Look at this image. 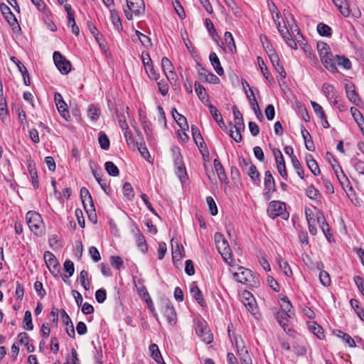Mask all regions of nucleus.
<instances>
[{
  "label": "nucleus",
  "instance_id": "1",
  "mask_svg": "<svg viewBox=\"0 0 364 364\" xmlns=\"http://www.w3.org/2000/svg\"><path fill=\"white\" fill-rule=\"evenodd\" d=\"M317 49L324 67L332 73H337L336 65L333 63L334 55L331 52L329 46L324 42H318Z\"/></svg>",
  "mask_w": 364,
  "mask_h": 364
},
{
  "label": "nucleus",
  "instance_id": "2",
  "mask_svg": "<svg viewBox=\"0 0 364 364\" xmlns=\"http://www.w3.org/2000/svg\"><path fill=\"white\" fill-rule=\"evenodd\" d=\"M214 240L218 251L220 252L224 260L230 264L233 259L231 254L230 245L220 232H216L214 235Z\"/></svg>",
  "mask_w": 364,
  "mask_h": 364
},
{
  "label": "nucleus",
  "instance_id": "3",
  "mask_svg": "<svg viewBox=\"0 0 364 364\" xmlns=\"http://www.w3.org/2000/svg\"><path fill=\"white\" fill-rule=\"evenodd\" d=\"M26 223L30 230L36 235L43 233V222L41 215L36 211H28L26 215Z\"/></svg>",
  "mask_w": 364,
  "mask_h": 364
},
{
  "label": "nucleus",
  "instance_id": "4",
  "mask_svg": "<svg viewBox=\"0 0 364 364\" xmlns=\"http://www.w3.org/2000/svg\"><path fill=\"white\" fill-rule=\"evenodd\" d=\"M267 211L268 215L273 219L279 216L284 220H287L289 218V213L286 211V204L280 201H271Z\"/></svg>",
  "mask_w": 364,
  "mask_h": 364
},
{
  "label": "nucleus",
  "instance_id": "5",
  "mask_svg": "<svg viewBox=\"0 0 364 364\" xmlns=\"http://www.w3.org/2000/svg\"><path fill=\"white\" fill-rule=\"evenodd\" d=\"M127 9L124 14L128 20L132 19L133 14L140 16L144 13L145 6L143 0H127Z\"/></svg>",
  "mask_w": 364,
  "mask_h": 364
},
{
  "label": "nucleus",
  "instance_id": "6",
  "mask_svg": "<svg viewBox=\"0 0 364 364\" xmlns=\"http://www.w3.org/2000/svg\"><path fill=\"white\" fill-rule=\"evenodd\" d=\"M195 329L196 334L206 344H210L213 341V335L210 332L209 327L206 323L202 320H198L195 323Z\"/></svg>",
  "mask_w": 364,
  "mask_h": 364
},
{
  "label": "nucleus",
  "instance_id": "7",
  "mask_svg": "<svg viewBox=\"0 0 364 364\" xmlns=\"http://www.w3.org/2000/svg\"><path fill=\"white\" fill-rule=\"evenodd\" d=\"M53 60L55 66L63 75L68 74L71 70V63L60 52L53 53Z\"/></svg>",
  "mask_w": 364,
  "mask_h": 364
},
{
  "label": "nucleus",
  "instance_id": "8",
  "mask_svg": "<svg viewBox=\"0 0 364 364\" xmlns=\"http://www.w3.org/2000/svg\"><path fill=\"white\" fill-rule=\"evenodd\" d=\"M233 277L237 282L244 284L252 285V280H254L252 271L243 267H238L237 271L233 274Z\"/></svg>",
  "mask_w": 364,
  "mask_h": 364
},
{
  "label": "nucleus",
  "instance_id": "9",
  "mask_svg": "<svg viewBox=\"0 0 364 364\" xmlns=\"http://www.w3.org/2000/svg\"><path fill=\"white\" fill-rule=\"evenodd\" d=\"M43 258L50 273L54 277H57L60 271V265L55 255L52 252L46 251L43 255Z\"/></svg>",
  "mask_w": 364,
  "mask_h": 364
},
{
  "label": "nucleus",
  "instance_id": "10",
  "mask_svg": "<svg viewBox=\"0 0 364 364\" xmlns=\"http://www.w3.org/2000/svg\"><path fill=\"white\" fill-rule=\"evenodd\" d=\"M162 312L171 325H174L177 321L176 312L170 301L166 300L162 303Z\"/></svg>",
  "mask_w": 364,
  "mask_h": 364
},
{
  "label": "nucleus",
  "instance_id": "11",
  "mask_svg": "<svg viewBox=\"0 0 364 364\" xmlns=\"http://www.w3.org/2000/svg\"><path fill=\"white\" fill-rule=\"evenodd\" d=\"M273 154L277 163V168L280 176L285 180L287 179L288 175L286 170L284 159L282 152L278 149L273 150Z\"/></svg>",
  "mask_w": 364,
  "mask_h": 364
},
{
  "label": "nucleus",
  "instance_id": "12",
  "mask_svg": "<svg viewBox=\"0 0 364 364\" xmlns=\"http://www.w3.org/2000/svg\"><path fill=\"white\" fill-rule=\"evenodd\" d=\"M0 10L9 25L13 26V30L15 29V26L20 29V26L15 15L11 12L10 8L6 4H0Z\"/></svg>",
  "mask_w": 364,
  "mask_h": 364
},
{
  "label": "nucleus",
  "instance_id": "13",
  "mask_svg": "<svg viewBox=\"0 0 364 364\" xmlns=\"http://www.w3.org/2000/svg\"><path fill=\"white\" fill-rule=\"evenodd\" d=\"M332 167H333L334 173H335L338 181L340 182L341 186L343 188V190L345 191H346V188H349V191H353V189L352 186H350V181H349L348 178H347V176H346V174L344 173V172L343 171L341 166L340 165H337V166L332 165Z\"/></svg>",
  "mask_w": 364,
  "mask_h": 364
},
{
  "label": "nucleus",
  "instance_id": "14",
  "mask_svg": "<svg viewBox=\"0 0 364 364\" xmlns=\"http://www.w3.org/2000/svg\"><path fill=\"white\" fill-rule=\"evenodd\" d=\"M54 100L59 113L67 120L68 118L70 117V114L68 109V105L63 100L62 95L59 92H55Z\"/></svg>",
  "mask_w": 364,
  "mask_h": 364
},
{
  "label": "nucleus",
  "instance_id": "15",
  "mask_svg": "<svg viewBox=\"0 0 364 364\" xmlns=\"http://www.w3.org/2000/svg\"><path fill=\"white\" fill-rule=\"evenodd\" d=\"M208 107L209 109V112L211 114L212 117L215 119V121L217 122L218 126L223 130H227L228 127L225 125L223 119L221 116L220 112L219 110L212 104H208Z\"/></svg>",
  "mask_w": 364,
  "mask_h": 364
},
{
  "label": "nucleus",
  "instance_id": "16",
  "mask_svg": "<svg viewBox=\"0 0 364 364\" xmlns=\"http://www.w3.org/2000/svg\"><path fill=\"white\" fill-rule=\"evenodd\" d=\"M280 306L282 309V313H284L289 318L294 317L295 312L293 306L287 296H284L281 299Z\"/></svg>",
  "mask_w": 364,
  "mask_h": 364
},
{
  "label": "nucleus",
  "instance_id": "17",
  "mask_svg": "<svg viewBox=\"0 0 364 364\" xmlns=\"http://www.w3.org/2000/svg\"><path fill=\"white\" fill-rule=\"evenodd\" d=\"M232 113L235 123L234 124L230 123V127L232 128L245 129L242 115L235 105L232 107Z\"/></svg>",
  "mask_w": 364,
  "mask_h": 364
},
{
  "label": "nucleus",
  "instance_id": "18",
  "mask_svg": "<svg viewBox=\"0 0 364 364\" xmlns=\"http://www.w3.org/2000/svg\"><path fill=\"white\" fill-rule=\"evenodd\" d=\"M335 6L338 8L340 13L344 17H348L351 13V9L346 0H332Z\"/></svg>",
  "mask_w": 364,
  "mask_h": 364
},
{
  "label": "nucleus",
  "instance_id": "19",
  "mask_svg": "<svg viewBox=\"0 0 364 364\" xmlns=\"http://www.w3.org/2000/svg\"><path fill=\"white\" fill-rule=\"evenodd\" d=\"M264 185L267 191L266 195H269L271 192L275 191L274 179L269 171H265Z\"/></svg>",
  "mask_w": 364,
  "mask_h": 364
},
{
  "label": "nucleus",
  "instance_id": "20",
  "mask_svg": "<svg viewBox=\"0 0 364 364\" xmlns=\"http://www.w3.org/2000/svg\"><path fill=\"white\" fill-rule=\"evenodd\" d=\"M322 92L328 100H331L338 97V92L331 84L325 82L322 85Z\"/></svg>",
  "mask_w": 364,
  "mask_h": 364
},
{
  "label": "nucleus",
  "instance_id": "21",
  "mask_svg": "<svg viewBox=\"0 0 364 364\" xmlns=\"http://www.w3.org/2000/svg\"><path fill=\"white\" fill-rule=\"evenodd\" d=\"M196 92L198 98L202 101L203 104L208 106L207 102H209V97L207 94L204 87L199 82H196L194 84Z\"/></svg>",
  "mask_w": 364,
  "mask_h": 364
},
{
  "label": "nucleus",
  "instance_id": "22",
  "mask_svg": "<svg viewBox=\"0 0 364 364\" xmlns=\"http://www.w3.org/2000/svg\"><path fill=\"white\" fill-rule=\"evenodd\" d=\"M171 114L175 121L181 129L184 130L186 129H188L186 118L183 115L179 114L176 108L172 109Z\"/></svg>",
  "mask_w": 364,
  "mask_h": 364
},
{
  "label": "nucleus",
  "instance_id": "23",
  "mask_svg": "<svg viewBox=\"0 0 364 364\" xmlns=\"http://www.w3.org/2000/svg\"><path fill=\"white\" fill-rule=\"evenodd\" d=\"M209 59L217 74L220 76L223 75L224 74V70L220 65V60L216 53L214 52L210 53Z\"/></svg>",
  "mask_w": 364,
  "mask_h": 364
},
{
  "label": "nucleus",
  "instance_id": "24",
  "mask_svg": "<svg viewBox=\"0 0 364 364\" xmlns=\"http://www.w3.org/2000/svg\"><path fill=\"white\" fill-rule=\"evenodd\" d=\"M135 230L137 246L143 253H146L148 250V246L145 240V237L137 228H135Z\"/></svg>",
  "mask_w": 364,
  "mask_h": 364
},
{
  "label": "nucleus",
  "instance_id": "25",
  "mask_svg": "<svg viewBox=\"0 0 364 364\" xmlns=\"http://www.w3.org/2000/svg\"><path fill=\"white\" fill-rule=\"evenodd\" d=\"M306 161L308 168L314 176H318L320 174L321 171L318 165L311 154L306 155Z\"/></svg>",
  "mask_w": 364,
  "mask_h": 364
},
{
  "label": "nucleus",
  "instance_id": "26",
  "mask_svg": "<svg viewBox=\"0 0 364 364\" xmlns=\"http://www.w3.org/2000/svg\"><path fill=\"white\" fill-rule=\"evenodd\" d=\"M190 291L193 297L198 301L201 306H205V301L203 299V294L199 289L198 286L192 284L190 288Z\"/></svg>",
  "mask_w": 364,
  "mask_h": 364
},
{
  "label": "nucleus",
  "instance_id": "27",
  "mask_svg": "<svg viewBox=\"0 0 364 364\" xmlns=\"http://www.w3.org/2000/svg\"><path fill=\"white\" fill-rule=\"evenodd\" d=\"M28 171L31 178V182L34 188H38L39 186L38 176L35 164L33 162L28 164Z\"/></svg>",
  "mask_w": 364,
  "mask_h": 364
},
{
  "label": "nucleus",
  "instance_id": "28",
  "mask_svg": "<svg viewBox=\"0 0 364 364\" xmlns=\"http://www.w3.org/2000/svg\"><path fill=\"white\" fill-rule=\"evenodd\" d=\"M333 63L335 64L336 63L338 65L342 67L346 70L350 69L352 65L350 60L344 55H335L333 56Z\"/></svg>",
  "mask_w": 364,
  "mask_h": 364
},
{
  "label": "nucleus",
  "instance_id": "29",
  "mask_svg": "<svg viewBox=\"0 0 364 364\" xmlns=\"http://www.w3.org/2000/svg\"><path fill=\"white\" fill-rule=\"evenodd\" d=\"M346 95H347V97L348 98V100L353 102L354 104L355 105H358L359 101H360V98L358 97V95L357 94V92H355V87L353 85H346Z\"/></svg>",
  "mask_w": 364,
  "mask_h": 364
},
{
  "label": "nucleus",
  "instance_id": "30",
  "mask_svg": "<svg viewBox=\"0 0 364 364\" xmlns=\"http://www.w3.org/2000/svg\"><path fill=\"white\" fill-rule=\"evenodd\" d=\"M213 165L220 181L222 182L225 181L227 176L225 169L218 159H214Z\"/></svg>",
  "mask_w": 364,
  "mask_h": 364
},
{
  "label": "nucleus",
  "instance_id": "31",
  "mask_svg": "<svg viewBox=\"0 0 364 364\" xmlns=\"http://www.w3.org/2000/svg\"><path fill=\"white\" fill-rule=\"evenodd\" d=\"M317 221L318 223H320L321 229L322 230L323 232L326 235V237L329 240L328 238V232L330 230V228L328 224L326 223V219L324 218V215L322 212H319L317 214Z\"/></svg>",
  "mask_w": 364,
  "mask_h": 364
},
{
  "label": "nucleus",
  "instance_id": "32",
  "mask_svg": "<svg viewBox=\"0 0 364 364\" xmlns=\"http://www.w3.org/2000/svg\"><path fill=\"white\" fill-rule=\"evenodd\" d=\"M140 120L147 138L150 139L153 134V129L151 122L145 116L141 117Z\"/></svg>",
  "mask_w": 364,
  "mask_h": 364
},
{
  "label": "nucleus",
  "instance_id": "33",
  "mask_svg": "<svg viewBox=\"0 0 364 364\" xmlns=\"http://www.w3.org/2000/svg\"><path fill=\"white\" fill-rule=\"evenodd\" d=\"M149 349L151 358L156 363H159L160 360H162L163 358L161 356V354L159 349V347L156 344H155V343L151 344L149 346Z\"/></svg>",
  "mask_w": 364,
  "mask_h": 364
},
{
  "label": "nucleus",
  "instance_id": "34",
  "mask_svg": "<svg viewBox=\"0 0 364 364\" xmlns=\"http://www.w3.org/2000/svg\"><path fill=\"white\" fill-rule=\"evenodd\" d=\"M63 269L68 273V274L63 277V280H65V278H69L73 275L75 272L74 263L70 259L65 260L63 264Z\"/></svg>",
  "mask_w": 364,
  "mask_h": 364
},
{
  "label": "nucleus",
  "instance_id": "35",
  "mask_svg": "<svg viewBox=\"0 0 364 364\" xmlns=\"http://www.w3.org/2000/svg\"><path fill=\"white\" fill-rule=\"evenodd\" d=\"M287 315L284 313L277 312L275 318L279 325L282 327L284 331H287L289 320L287 318ZM289 331V329H288Z\"/></svg>",
  "mask_w": 364,
  "mask_h": 364
},
{
  "label": "nucleus",
  "instance_id": "36",
  "mask_svg": "<svg viewBox=\"0 0 364 364\" xmlns=\"http://www.w3.org/2000/svg\"><path fill=\"white\" fill-rule=\"evenodd\" d=\"M105 168L107 171V173L111 176H117L119 173V168L112 161H107L105 164Z\"/></svg>",
  "mask_w": 364,
  "mask_h": 364
},
{
  "label": "nucleus",
  "instance_id": "37",
  "mask_svg": "<svg viewBox=\"0 0 364 364\" xmlns=\"http://www.w3.org/2000/svg\"><path fill=\"white\" fill-rule=\"evenodd\" d=\"M225 42L230 49V52L233 53L236 51V46L235 44L234 38L230 32L226 31L224 35Z\"/></svg>",
  "mask_w": 364,
  "mask_h": 364
},
{
  "label": "nucleus",
  "instance_id": "38",
  "mask_svg": "<svg viewBox=\"0 0 364 364\" xmlns=\"http://www.w3.org/2000/svg\"><path fill=\"white\" fill-rule=\"evenodd\" d=\"M267 52L270 59V61L275 69L277 68L279 66L282 65L280 63L279 56L274 49L269 48L268 50H267Z\"/></svg>",
  "mask_w": 364,
  "mask_h": 364
},
{
  "label": "nucleus",
  "instance_id": "39",
  "mask_svg": "<svg viewBox=\"0 0 364 364\" xmlns=\"http://www.w3.org/2000/svg\"><path fill=\"white\" fill-rule=\"evenodd\" d=\"M80 281L85 290H89L90 288V282L88 277V272L83 269L80 273Z\"/></svg>",
  "mask_w": 364,
  "mask_h": 364
},
{
  "label": "nucleus",
  "instance_id": "40",
  "mask_svg": "<svg viewBox=\"0 0 364 364\" xmlns=\"http://www.w3.org/2000/svg\"><path fill=\"white\" fill-rule=\"evenodd\" d=\"M173 159H174V164L176 167L183 166V158L180 152V149L178 147H173L171 149Z\"/></svg>",
  "mask_w": 364,
  "mask_h": 364
},
{
  "label": "nucleus",
  "instance_id": "41",
  "mask_svg": "<svg viewBox=\"0 0 364 364\" xmlns=\"http://www.w3.org/2000/svg\"><path fill=\"white\" fill-rule=\"evenodd\" d=\"M171 246L173 260H181L182 258V251H183V247L176 243V247H174L173 245V240H171Z\"/></svg>",
  "mask_w": 364,
  "mask_h": 364
},
{
  "label": "nucleus",
  "instance_id": "42",
  "mask_svg": "<svg viewBox=\"0 0 364 364\" xmlns=\"http://www.w3.org/2000/svg\"><path fill=\"white\" fill-rule=\"evenodd\" d=\"M351 307L355 310L358 317L364 321V310L359 306V301L357 299H352L350 301Z\"/></svg>",
  "mask_w": 364,
  "mask_h": 364
},
{
  "label": "nucleus",
  "instance_id": "43",
  "mask_svg": "<svg viewBox=\"0 0 364 364\" xmlns=\"http://www.w3.org/2000/svg\"><path fill=\"white\" fill-rule=\"evenodd\" d=\"M291 164L294 168L296 171L297 175L303 179L304 177V171L299 162L297 159L296 156H292Z\"/></svg>",
  "mask_w": 364,
  "mask_h": 364
},
{
  "label": "nucleus",
  "instance_id": "44",
  "mask_svg": "<svg viewBox=\"0 0 364 364\" xmlns=\"http://www.w3.org/2000/svg\"><path fill=\"white\" fill-rule=\"evenodd\" d=\"M88 117L92 121H97L100 114V110L98 107L93 105H90L88 107Z\"/></svg>",
  "mask_w": 364,
  "mask_h": 364
},
{
  "label": "nucleus",
  "instance_id": "45",
  "mask_svg": "<svg viewBox=\"0 0 364 364\" xmlns=\"http://www.w3.org/2000/svg\"><path fill=\"white\" fill-rule=\"evenodd\" d=\"M110 17L115 28L119 30L122 28L121 20L117 11L114 9L110 10Z\"/></svg>",
  "mask_w": 364,
  "mask_h": 364
},
{
  "label": "nucleus",
  "instance_id": "46",
  "mask_svg": "<svg viewBox=\"0 0 364 364\" xmlns=\"http://www.w3.org/2000/svg\"><path fill=\"white\" fill-rule=\"evenodd\" d=\"M309 328L319 339H323L324 338L323 330L318 324L313 323L309 325Z\"/></svg>",
  "mask_w": 364,
  "mask_h": 364
},
{
  "label": "nucleus",
  "instance_id": "47",
  "mask_svg": "<svg viewBox=\"0 0 364 364\" xmlns=\"http://www.w3.org/2000/svg\"><path fill=\"white\" fill-rule=\"evenodd\" d=\"M100 147L104 150H107L109 147V139L108 136L102 132L99 134L98 138Z\"/></svg>",
  "mask_w": 364,
  "mask_h": 364
},
{
  "label": "nucleus",
  "instance_id": "48",
  "mask_svg": "<svg viewBox=\"0 0 364 364\" xmlns=\"http://www.w3.org/2000/svg\"><path fill=\"white\" fill-rule=\"evenodd\" d=\"M247 173L250 177L253 182L259 181V173L258 172L257 167L254 164H251L250 166Z\"/></svg>",
  "mask_w": 364,
  "mask_h": 364
},
{
  "label": "nucleus",
  "instance_id": "49",
  "mask_svg": "<svg viewBox=\"0 0 364 364\" xmlns=\"http://www.w3.org/2000/svg\"><path fill=\"white\" fill-rule=\"evenodd\" d=\"M318 33L323 36H330L331 35V28L328 25L320 23L317 26Z\"/></svg>",
  "mask_w": 364,
  "mask_h": 364
},
{
  "label": "nucleus",
  "instance_id": "50",
  "mask_svg": "<svg viewBox=\"0 0 364 364\" xmlns=\"http://www.w3.org/2000/svg\"><path fill=\"white\" fill-rule=\"evenodd\" d=\"M136 287L137 288V290H138L139 294L141 295L142 299L145 300L146 303L149 304V302H150L152 304V300H151L150 295L148 293L146 287L142 284H141V285L139 287H138L137 285H136Z\"/></svg>",
  "mask_w": 364,
  "mask_h": 364
},
{
  "label": "nucleus",
  "instance_id": "51",
  "mask_svg": "<svg viewBox=\"0 0 364 364\" xmlns=\"http://www.w3.org/2000/svg\"><path fill=\"white\" fill-rule=\"evenodd\" d=\"M23 328L26 330L31 331L33 329V325L32 323L31 313L30 311H26L23 318Z\"/></svg>",
  "mask_w": 364,
  "mask_h": 364
},
{
  "label": "nucleus",
  "instance_id": "52",
  "mask_svg": "<svg viewBox=\"0 0 364 364\" xmlns=\"http://www.w3.org/2000/svg\"><path fill=\"white\" fill-rule=\"evenodd\" d=\"M257 63L263 76L269 81H270L271 74L268 71L267 66L264 64L263 59L261 57H257Z\"/></svg>",
  "mask_w": 364,
  "mask_h": 364
},
{
  "label": "nucleus",
  "instance_id": "53",
  "mask_svg": "<svg viewBox=\"0 0 364 364\" xmlns=\"http://www.w3.org/2000/svg\"><path fill=\"white\" fill-rule=\"evenodd\" d=\"M116 114H117V118L119 127L123 130L128 129H129V126H128V124L127 122L126 116H125L124 113L123 112H119V111H117Z\"/></svg>",
  "mask_w": 364,
  "mask_h": 364
},
{
  "label": "nucleus",
  "instance_id": "54",
  "mask_svg": "<svg viewBox=\"0 0 364 364\" xmlns=\"http://www.w3.org/2000/svg\"><path fill=\"white\" fill-rule=\"evenodd\" d=\"M306 194L311 200H316L320 197L319 191L313 186H309L306 188Z\"/></svg>",
  "mask_w": 364,
  "mask_h": 364
},
{
  "label": "nucleus",
  "instance_id": "55",
  "mask_svg": "<svg viewBox=\"0 0 364 364\" xmlns=\"http://www.w3.org/2000/svg\"><path fill=\"white\" fill-rule=\"evenodd\" d=\"M143 63L144 64L146 71L148 74V75L156 80L158 79V74L155 72L153 65L151 64H149V62H145V59L144 58Z\"/></svg>",
  "mask_w": 364,
  "mask_h": 364
},
{
  "label": "nucleus",
  "instance_id": "56",
  "mask_svg": "<svg viewBox=\"0 0 364 364\" xmlns=\"http://www.w3.org/2000/svg\"><path fill=\"white\" fill-rule=\"evenodd\" d=\"M250 105H251L254 112L255 113L257 119L259 120L262 121L263 119V116L259 109V105H258L256 98L250 99Z\"/></svg>",
  "mask_w": 364,
  "mask_h": 364
},
{
  "label": "nucleus",
  "instance_id": "57",
  "mask_svg": "<svg viewBox=\"0 0 364 364\" xmlns=\"http://www.w3.org/2000/svg\"><path fill=\"white\" fill-rule=\"evenodd\" d=\"M273 20H274V22L277 28L279 33L282 36V38H287V35L289 36V32L287 26L285 25L282 26L280 21H277L275 19L274 16H273Z\"/></svg>",
  "mask_w": 364,
  "mask_h": 364
},
{
  "label": "nucleus",
  "instance_id": "58",
  "mask_svg": "<svg viewBox=\"0 0 364 364\" xmlns=\"http://www.w3.org/2000/svg\"><path fill=\"white\" fill-rule=\"evenodd\" d=\"M123 193L127 199L131 200L133 198L134 196V190L132 185L129 183L127 182L124 184Z\"/></svg>",
  "mask_w": 364,
  "mask_h": 364
},
{
  "label": "nucleus",
  "instance_id": "59",
  "mask_svg": "<svg viewBox=\"0 0 364 364\" xmlns=\"http://www.w3.org/2000/svg\"><path fill=\"white\" fill-rule=\"evenodd\" d=\"M278 263L279 267L283 270L286 276L291 277L292 275V271L287 262L283 261L282 259H279Z\"/></svg>",
  "mask_w": 364,
  "mask_h": 364
},
{
  "label": "nucleus",
  "instance_id": "60",
  "mask_svg": "<svg viewBox=\"0 0 364 364\" xmlns=\"http://www.w3.org/2000/svg\"><path fill=\"white\" fill-rule=\"evenodd\" d=\"M319 280L320 282L325 287H328L331 284V279L328 273L323 270L320 272Z\"/></svg>",
  "mask_w": 364,
  "mask_h": 364
},
{
  "label": "nucleus",
  "instance_id": "61",
  "mask_svg": "<svg viewBox=\"0 0 364 364\" xmlns=\"http://www.w3.org/2000/svg\"><path fill=\"white\" fill-rule=\"evenodd\" d=\"M206 202L208 205L210 214L212 215H217L218 214V208L216 206L214 199L211 196H208L206 198Z\"/></svg>",
  "mask_w": 364,
  "mask_h": 364
},
{
  "label": "nucleus",
  "instance_id": "62",
  "mask_svg": "<svg viewBox=\"0 0 364 364\" xmlns=\"http://www.w3.org/2000/svg\"><path fill=\"white\" fill-rule=\"evenodd\" d=\"M226 5L231 9V11L233 12V14L236 16H240L241 14L240 9L237 6V4L235 3L233 0H224Z\"/></svg>",
  "mask_w": 364,
  "mask_h": 364
},
{
  "label": "nucleus",
  "instance_id": "63",
  "mask_svg": "<svg viewBox=\"0 0 364 364\" xmlns=\"http://www.w3.org/2000/svg\"><path fill=\"white\" fill-rule=\"evenodd\" d=\"M246 300L247 301V302H244V305L246 307L247 310L251 313L252 315H256L257 314V306H256V303L255 301H254V299H252L251 301H248V298H246Z\"/></svg>",
  "mask_w": 364,
  "mask_h": 364
},
{
  "label": "nucleus",
  "instance_id": "64",
  "mask_svg": "<svg viewBox=\"0 0 364 364\" xmlns=\"http://www.w3.org/2000/svg\"><path fill=\"white\" fill-rule=\"evenodd\" d=\"M174 9L178 16L183 19L186 17V14L184 11L183 8L182 7L180 1L178 0H175V1L173 2Z\"/></svg>",
  "mask_w": 364,
  "mask_h": 364
}]
</instances>
